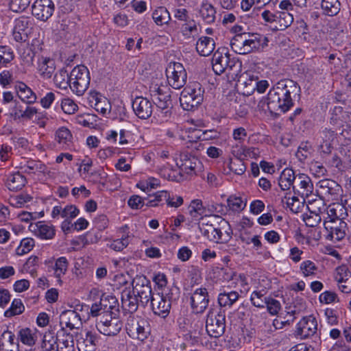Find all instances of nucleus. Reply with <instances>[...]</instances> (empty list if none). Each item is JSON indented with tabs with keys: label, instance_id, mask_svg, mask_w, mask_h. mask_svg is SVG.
Here are the masks:
<instances>
[{
	"label": "nucleus",
	"instance_id": "obj_1",
	"mask_svg": "<svg viewBox=\"0 0 351 351\" xmlns=\"http://www.w3.org/2000/svg\"><path fill=\"white\" fill-rule=\"evenodd\" d=\"M300 93V87L297 82L289 79L278 81L269 90L267 98L261 101L259 106L266 105L271 114H279L286 112L293 106V100Z\"/></svg>",
	"mask_w": 351,
	"mask_h": 351
},
{
	"label": "nucleus",
	"instance_id": "obj_2",
	"mask_svg": "<svg viewBox=\"0 0 351 351\" xmlns=\"http://www.w3.org/2000/svg\"><path fill=\"white\" fill-rule=\"evenodd\" d=\"M268 42L267 37L264 35L243 33L233 37L230 46L237 53L245 55L264 49Z\"/></svg>",
	"mask_w": 351,
	"mask_h": 351
},
{
	"label": "nucleus",
	"instance_id": "obj_3",
	"mask_svg": "<svg viewBox=\"0 0 351 351\" xmlns=\"http://www.w3.org/2000/svg\"><path fill=\"white\" fill-rule=\"evenodd\" d=\"M204 89L197 82L189 83L182 91L180 105L184 110H192L202 104Z\"/></svg>",
	"mask_w": 351,
	"mask_h": 351
},
{
	"label": "nucleus",
	"instance_id": "obj_4",
	"mask_svg": "<svg viewBox=\"0 0 351 351\" xmlns=\"http://www.w3.org/2000/svg\"><path fill=\"white\" fill-rule=\"evenodd\" d=\"M70 88L78 96L84 95L89 87L90 77L88 69L84 65H77L70 73Z\"/></svg>",
	"mask_w": 351,
	"mask_h": 351
},
{
	"label": "nucleus",
	"instance_id": "obj_5",
	"mask_svg": "<svg viewBox=\"0 0 351 351\" xmlns=\"http://www.w3.org/2000/svg\"><path fill=\"white\" fill-rule=\"evenodd\" d=\"M208 335L214 338L221 337L226 330V313L219 308L218 311L211 309L208 311L206 322Z\"/></svg>",
	"mask_w": 351,
	"mask_h": 351
},
{
	"label": "nucleus",
	"instance_id": "obj_6",
	"mask_svg": "<svg viewBox=\"0 0 351 351\" xmlns=\"http://www.w3.org/2000/svg\"><path fill=\"white\" fill-rule=\"evenodd\" d=\"M132 292L139 299L140 304L147 305L155 292H152L150 281L143 275L136 276L132 282Z\"/></svg>",
	"mask_w": 351,
	"mask_h": 351
},
{
	"label": "nucleus",
	"instance_id": "obj_7",
	"mask_svg": "<svg viewBox=\"0 0 351 351\" xmlns=\"http://www.w3.org/2000/svg\"><path fill=\"white\" fill-rule=\"evenodd\" d=\"M328 218L324 223L326 239L333 242L341 241L346 234L347 223L338 217L332 218L328 215Z\"/></svg>",
	"mask_w": 351,
	"mask_h": 351
},
{
	"label": "nucleus",
	"instance_id": "obj_8",
	"mask_svg": "<svg viewBox=\"0 0 351 351\" xmlns=\"http://www.w3.org/2000/svg\"><path fill=\"white\" fill-rule=\"evenodd\" d=\"M166 75L169 84L175 89H180L186 84V72L179 62L169 63L166 69Z\"/></svg>",
	"mask_w": 351,
	"mask_h": 351
},
{
	"label": "nucleus",
	"instance_id": "obj_9",
	"mask_svg": "<svg viewBox=\"0 0 351 351\" xmlns=\"http://www.w3.org/2000/svg\"><path fill=\"white\" fill-rule=\"evenodd\" d=\"M126 330L131 338L140 341L145 339L149 332L147 322L143 319H136L134 317L128 320Z\"/></svg>",
	"mask_w": 351,
	"mask_h": 351
},
{
	"label": "nucleus",
	"instance_id": "obj_10",
	"mask_svg": "<svg viewBox=\"0 0 351 351\" xmlns=\"http://www.w3.org/2000/svg\"><path fill=\"white\" fill-rule=\"evenodd\" d=\"M83 304H76L75 310H66L62 312L60 316V324L62 328L66 326L71 330L79 328L82 325L81 316L77 311L83 310Z\"/></svg>",
	"mask_w": 351,
	"mask_h": 351
},
{
	"label": "nucleus",
	"instance_id": "obj_11",
	"mask_svg": "<svg viewBox=\"0 0 351 351\" xmlns=\"http://www.w3.org/2000/svg\"><path fill=\"white\" fill-rule=\"evenodd\" d=\"M55 5L51 0H36L32 5V14L38 20L47 21L53 14Z\"/></svg>",
	"mask_w": 351,
	"mask_h": 351
},
{
	"label": "nucleus",
	"instance_id": "obj_12",
	"mask_svg": "<svg viewBox=\"0 0 351 351\" xmlns=\"http://www.w3.org/2000/svg\"><path fill=\"white\" fill-rule=\"evenodd\" d=\"M209 302L208 291L205 288L196 289L191 297V304L195 313H202L207 308Z\"/></svg>",
	"mask_w": 351,
	"mask_h": 351
},
{
	"label": "nucleus",
	"instance_id": "obj_13",
	"mask_svg": "<svg viewBox=\"0 0 351 351\" xmlns=\"http://www.w3.org/2000/svg\"><path fill=\"white\" fill-rule=\"evenodd\" d=\"M135 114L141 119L149 118L153 112V106L150 101L143 97H137L132 102Z\"/></svg>",
	"mask_w": 351,
	"mask_h": 351
},
{
	"label": "nucleus",
	"instance_id": "obj_14",
	"mask_svg": "<svg viewBox=\"0 0 351 351\" xmlns=\"http://www.w3.org/2000/svg\"><path fill=\"white\" fill-rule=\"evenodd\" d=\"M180 160L182 162L180 171H184L189 176L197 175L202 170V162L193 156L186 154H182Z\"/></svg>",
	"mask_w": 351,
	"mask_h": 351
},
{
	"label": "nucleus",
	"instance_id": "obj_15",
	"mask_svg": "<svg viewBox=\"0 0 351 351\" xmlns=\"http://www.w3.org/2000/svg\"><path fill=\"white\" fill-rule=\"evenodd\" d=\"M149 302L154 314L163 318L169 315L171 307L169 301L163 298L162 293H155Z\"/></svg>",
	"mask_w": 351,
	"mask_h": 351
},
{
	"label": "nucleus",
	"instance_id": "obj_16",
	"mask_svg": "<svg viewBox=\"0 0 351 351\" xmlns=\"http://www.w3.org/2000/svg\"><path fill=\"white\" fill-rule=\"evenodd\" d=\"M97 341L96 335L90 331L77 335V347L79 351H95Z\"/></svg>",
	"mask_w": 351,
	"mask_h": 351
},
{
	"label": "nucleus",
	"instance_id": "obj_17",
	"mask_svg": "<svg viewBox=\"0 0 351 351\" xmlns=\"http://www.w3.org/2000/svg\"><path fill=\"white\" fill-rule=\"evenodd\" d=\"M317 324L312 316L303 317L297 325V335L301 338H308L317 331Z\"/></svg>",
	"mask_w": 351,
	"mask_h": 351
},
{
	"label": "nucleus",
	"instance_id": "obj_18",
	"mask_svg": "<svg viewBox=\"0 0 351 351\" xmlns=\"http://www.w3.org/2000/svg\"><path fill=\"white\" fill-rule=\"evenodd\" d=\"M58 351H75L73 336L62 327L56 333Z\"/></svg>",
	"mask_w": 351,
	"mask_h": 351
},
{
	"label": "nucleus",
	"instance_id": "obj_19",
	"mask_svg": "<svg viewBox=\"0 0 351 351\" xmlns=\"http://www.w3.org/2000/svg\"><path fill=\"white\" fill-rule=\"evenodd\" d=\"M121 304L123 311L134 313L138 310L140 302L132 291L123 290L121 293Z\"/></svg>",
	"mask_w": 351,
	"mask_h": 351
},
{
	"label": "nucleus",
	"instance_id": "obj_20",
	"mask_svg": "<svg viewBox=\"0 0 351 351\" xmlns=\"http://www.w3.org/2000/svg\"><path fill=\"white\" fill-rule=\"evenodd\" d=\"M229 53L227 51L220 52L217 50L213 56L212 65L214 72L217 75H221L227 70L228 67Z\"/></svg>",
	"mask_w": 351,
	"mask_h": 351
},
{
	"label": "nucleus",
	"instance_id": "obj_21",
	"mask_svg": "<svg viewBox=\"0 0 351 351\" xmlns=\"http://www.w3.org/2000/svg\"><path fill=\"white\" fill-rule=\"evenodd\" d=\"M319 193L325 197H336L341 191V186L335 181L330 179L322 180L319 182Z\"/></svg>",
	"mask_w": 351,
	"mask_h": 351
},
{
	"label": "nucleus",
	"instance_id": "obj_22",
	"mask_svg": "<svg viewBox=\"0 0 351 351\" xmlns=\"http://www.w3.org/2000/svg\"><path fill=\"white\" fill-rule=\"evenodd\" d=\"M298 193L304 198H308L313 192V184L309 176L304 173H299L297 178Z\"/></svg>",
	"mask_w": 351,
	"mask_h": 351
},
{
	"label": "nucleus",
	"instance_id": "obj_23",
	"mask_svg": "<svg viewBox=\"0 0 351 351\" xmlns=\"http://www.w3.org/2000/svg\"><path fill=\"white\" fill-rule=\"evenodd\" d=\"M123 323L119 318H114L113 320L107 322L106 324H99L96 325L97 330L104 335L114 336L121 330Z\"/></svg>",
	"mask_w": 351,
	"mask_h": 351
},
{
	"label": "nucleus",
	"instance_id": "obj_24",
	"mask_svg": "<svg viewBox=\"0 0 351 351\" xmlns=\"http://www.w3.org/2000/svg\"><path fill=\"white\" fill-rule=\"evenodd\" d=\"M298 176L295 175V173L292 169L286 168L281 173L279 180L278 184L282 191H288L293 187L295 191V186L293 182L295 180H297Z\"/></svg>",
	"mask_w": 351,
	"mask_h": 351
},
{
	"label": "nucleus",
	"instance_id": "obj_25",
	"mask_svg": "<svg viewBox=\"0 0 351 351\" xmlns=\"http://www.w3.org/2000/svg\"><path fill=\"white\" fill-rule=\"evenodd\" d=\"M15 88L17 91L19 97L23 101L29 104L36 102L37 99L36 95L24 82H18L15 86Z\"/></svg>",
	"mask_w": 351,
	"mask_h": 351
},
{
	"label": "nucleus",
	"instance_id": "obj_26",
	"mask_svg": "<svg viewBox=\"0 0 351 351\" xmlns=\"http://www.w3.org/2000/svg\"><path fill=\"white\" fill-rule=\"evenodd\" d=\"M215 43L212 38L202 36L196 43V50L202 56H209L215 49Z\"/></svg>",
	"mask_w": 351,
	"mask_h": 351
},
{
	"label": "nucleus",
	"instance_id": "obj_27",
	"mask_svg": "<svg viewBox=\"0 0 351 351\" xmlns=\"http://www.w3.org/2000/svg\"><path fill=\"white\" fill-rule=\"evenodd\" d=\"M199 14L205 23L210 24L215 20L216 10L210 3L204 0L200 5Z\"/></svg>",
	"mask_w": 351,
	"mask_h": 351
},
{
	"label": "nucleus",
	"instance_id": "obj_28",
	"mask_svg": "<svg viewBox=\"0 0 351 351\" xmlns=\"http://www.w3.org/2000/svg\"><path fill=\"white\" fill-rule=\"evenodd\" d=\"M276 25L272 27L273 29L277 31L285 30L293 22V16L288 12H277V17Z\"/></svg>",
	"mask_w": 351,
	"mask_h": 351
},
{
	"label": "nucleus",
	"instance_id": "obj_29",
	"mask_svg": "<svg viewBox=\"0 0 351 351\" xmlns=\"http://www.w3.org/2000/svg\"><path fill=\"white\" fill-rule=\"evenodd\" d=\"M26 183V178L20 173L10 174L7 178L6 186L10 191L21 190Z\"/></svg>",
	"mask_w": 351,
	"mask_h": 351
},
{
	"label": "nucleus",
	"instance_id": "obj_30",
	"mask_svg": "<svg viewBox=\"0 0 351 351\" xmlns=\"http://www.w3.org/2000/svg\"><path fill=\"white\" fill-rule=\"evenodd\" d=\"M156 106V111L155 112V118L158 122L166 123L171 119L173 117L172 104Z\"/></svg>",
	"mask_w": 351,
	"mask_h": 351
},
{
	"label": "nucleus",
	"instance_id": "obj_31",
	"mask_svg": "<svg viewBox=\"0 0 351 351\" xmlns=\"http://www.w3.org/2000/svg\"><path fill=\"white\" fill-rule=\"evenodd\" d=\"M69 263L66 257L62 256L57 258L52 266L55 277L59 283L62 282L61 276L64 275L68 269Z\"/></svg>",
	"mask_w": 351,
	"mask_h": 351
},
{
	"label": "nucleus",
	"instance_id": "obj_32",
	"mask_svg": "<svg viewBox=\"0 0 351 351\" xmlns=\"http://www.w3.org/2000/svg\"><path fill=\"white\" fill-rule=\"evenodd\" d=\"M189 212L193 219H201L202 215H206V208L202 201L199 199L192 200L189 206Z\"/></svg>",
	"mask_w": 351,
	"mask_h": 351
},
{
	"label": "nucleus",
	"instance_id": "obj_33",
	"mask_svg": "<svg viewBox=\"0 0 351 351\" xmlns=\"http://www.w3.org/2000/svg\"><path fill=\"white\" fill-rule=\"evenodd\" d=\"M100 306H103V311H119V304L115 296L103 294L100 298Z\"/></svg>",
	"mask_w": 351,
	"mask_h": 351
},
{
	"label": "nucleus",
	"instance_id": "obj_34",
	"mask_svg": "<svg viewBox=\"0 0 351 351\" xmlns=\"http://www.w3.org/2000/svg\"><path fill=\"white\" fill-rule=\"evenodd\" d=\"M53 81L56 86L59 88L66 89L69 86L70 87V73L69 74L64 69H62L56 72Z\"/></svg>",
	"mask_w": 351,
	"mask_h": 351
},
{
	"label": "nucleus",
	"instance_id": "obj_35",
	"mask_svg": "<svg viewBox=\"0 0 351 351\" xmlns=\"http://www.w3.org/2000/svg\"><path fill=\"white\" fill-rule=\"evenodd\" d=\"M152 18L158 25L167 24L171 21V16L165 7L157 8L152 13Z\"/></svg>",
	"mask_w": 351,
	"mask_h": 351
},
{
	"label": "nucleus",
	"instance_id": "obj_36",
	"mask_svg": "<svg viewBox=\"0 0 351 351\" xmlns=\"http://www.w3.org/2000/svg\"><path fill=\"white\" fill-rule=\"evenodd\" d=\"M36 234L43 239H51L55 235V229L52 225L45 224L43 222H38L36 224Z\"/></svg>",
	"mask_w": 351,
	"mask_h": 351
},
{
	"label": "nucleus",
	"instance_id": "obj_37",
	"mask_svg": "<svg viewBox=\"0 0 351 351\" xmlns=\"http://www.w3.org/2000/svg\"><path fill=\"white\" fill-rule=\"evenodd\" d=\"M18 339L23 344L32 346L36 343V335L30 328H25L19 331Z\"/></svg>",
	"mask_w": 351,
	"mask_h": 351
},
{
	"label": "nucleus",
	"instance_id": "obj_38",
	"mask_svg": "<svg viewBox=\"0 0 351 351\" xmlns=\"http://www.w3.org/2000/svg\"><path fill=\"white\" fill-rule=\"evenodd\" d=\"M322 9L328 16H335L340 10V3L338 0H322Z\"/></svg>",
	"mask_w": 351,
	"mask_h": 351
},
{
	"label": "nucleus",
	"instance_id": "obj_39",
	"mask_svg": "<svg viewBox=\"0 0 351 351\" xmlns=\"http://www.w3.org/2000/svg\"><path fill=\"white\" fill-rule=\"evenodd\" d=\"M239 297V294L237 291L221 293L218 296V302L221 306H231Z\"/></svg>",
	"mask_w": 351,
	"mask_h": 351
},
{
	"label": "nucleus",
	"instance_id": "obj_40",
	"mask_svg": "<svg viewBox=\"0 0 351 351\" xmlns=\"http://www.w3.org/2000/svg\"><path fill=\"white\" fill-rule=\"evenodd\" d=\"M54 71V62L52 60L45 58L39 65L40 75L45 79L51 78Z\"/></svg>",
	"mask_w": 351,
	"mask_h": 351
},
{
	"label": "nucleus",
	"instance_id": "obj_41",
	"mask_svg": "<svg viewBox=\"0 0 351 351\" xmlns=\"http://www.w3.org/2000/svg\"><path fill=\"white\" fill-rule=\"evenodd\" d=\"M161 176L171 181L180 182L183 180V175L180 171L173 169L169 167H164L160 169Z\"/></svg>",
	"mask_w": 351,
	"mask_h": 351
},
{
	"label": "nucleus",
	"instance_id": "obj_42",
	"mask_svg": "<svg viewBox=\"0 0 351 351\" xmlns=\"http://www.w3.org/2000/svg\"><path fill=\"white\" fill-rule=\"evenodd\" d=\"M14 58L12 49L8 45L0 46V66H6Z\"/></svg>",
	"mask_w": 351,
	"mask_h": 351
},
{
	"label": "nucleus",
	"instance_id": "obj_43",
	"mask_svg": "<svg viewBox=\"0 0 351 351\" xmlns=\"http://www.w3.org/2000/svg\"><path fill=\"white\" fill-rule=\"evenodd\" d=\"M169 193L166 191H158L153 195H149L146 199L145 206H156L162 200L167 201Z\"/></svg>",
	"mask_w": 351,
	"mask_h": 351
},
{
	"label": "nucleus",
	"instance_id": "obj_44",
	"mask_svg": "<svg viewBox=\"0 0 351 351\" xmlns=\"http://www.w3.org/2000/svg\"><path fill=\"white\" fill-rule=\"evenodd\" d=\"M204 235L210 241L213 242H222L223 233L219 228H215L213 225L207 226L204 232Z\"/></svg>",
	"mask_w": 351,
	"mask_h": 351
},
{
	"label": "nucleus",
	"instance_id": "obj_45",
	"mask_svg": "<svg viewBox=\"0 0 351 351\" xmlns=\"http://www.w3.org/2000/svg\"><path fill=\"white\" fill-rule=\"evenodd\" d=\"M25 310V306L22 303L21 300L14 299L11 304V306L5 311V316L10 317L16 315L21 314Z\"/></svg>",
	"mask_w": 351,
	"mask_h": 351
},
{
	"label": "nucleus",
	"instance_id": "obj_46",
	"mask_svg": "<svg viewBox=\"0 0 351 351\" xmlns=\"http://www.w3.org/2000/svg\"><path fill=\"white\" fill-rule=\"evenodd\" d=\"M228 206L234 212H239L245 207L246 203L240 197L230 195L227 199Z\"/></svg>",
	"mask_w": 351,
	"mask_h": 351
},
{
	"label": "nucleus",
	"instance_id": "obj_47",
	"mask_svg": "<svg viewBox=\"0 0 351 351\" xmlns=\"http://www.w3.org/2000/svg\"><path fill=\"white\" fill-rule=\"evenodd\" d=\"M228 168L231 171L237 175H243L246 170L243 158L230 159L228 163Z\"/></svg>",
	"mask_w": 351,
	"mask_h": 351
},
{
	"label": "nucleus",
	"instance_id": "obj_48",
	"mask_svg": "<svg viewBox=\"0 0 351 351\" xmlns=\"http://www.w3.org/2000/svg\"><path fill=\"white\" fill-rule=\"evenodd\" d=\"M181 31L183 36L188 38L191 37L194 38L195 36L198 35L197 27L193 21L184 24Z\"/></svg>",
	"mask_w": 351,
	"mask_h": 351
},
{
	"label": "nucleus",
	"instance_id": "obj_49",
	"mask_svg": "<svg viewBox=\"0 0 351 351\" xmlns=\"http://www.w3.org/2000/svg\"><path fill=\"white\" fill-rule=\"evenodd\" d=\"M312 146L308 142H302L298 147L296 156L300 160H305L311 154Z\"/></svg>",
	"mask_w": 351,
	"mask_h": 351
},
{
	"label": "nucleus",
	"instance_id": "obj_50",
	"mask_svg": "<svg viewBox=\"0 0 351 351\" xmlns=\"http://www.w3.org/2000/svg\"><path fill=\"white\" fill-rule=\"evenodd\" d=\"M34 246V241L30 238H25L22 239L20 245L16 249V254L18 255H23L28 253Z\"/></svg>",
	"mask_w": 351,
	"mask_h": 351
},
{
	"label": "nucleus",
	"instance_id": "obj_51",
	"mask_svg": "<svg viewBox=\"0 0 351 351\" xmlns=\"http://www.w3.org/2000/svg\"><path fill=\"white\" fill-rule=\"evenodd\" d=\"M349 275H351V272L348 267L346 265H342L336 269L335 280L339 285L348 280Z\"/></svg>",
	"mask_w": 351,
	"mask_h": 351
},
{
	"label": "nucleus",
	"instance_id": "obj_52",
	"mask_svg": "<svg viewBox=\"0 0 351 351\" xmlns=\"http://www.w3.org/2000/svg\"><path fill=\"white\" fill-rule=\"evenodd\" d=\"M120 311H102L100 317L97 320L96 325L99 324H106L107 322L113 320L114 318H119Z\"/></svg>",
	"mask_w": 351,
	"mask_h": 351
},
{
	"label": "nucleus",
	"instance_id": "obj_53",
	"mask_svg": "<svg viewBox=\"0 0 351 351\" xmlns=\"http://www.w3.org/2000/svg\"><path fill=\"white\" fill-rule=\"evenodd\" d=\"M308 209L310 215L304 218L305 223L307 226L315 227L321 222L322 217L316 210H311L310 206H308Z\"/></svg>",
	"mask_w": 351,
	"mask_h": 351
},
{
	"label": "nucleus",
	"instance_id": "obj_54",
	"mask_svg": "<svg viewBox=\"0 0 351 351\" xmlns=\"http://www.w3.org/2000/svg\"><path fill=\"white\" fill-rule=\"evenodd\" d=\"M56 137L59 143L66 144L71 141L72 135L67 128L62 127L56 131Z\"/></svg>",
	"mask_w": 351,
	"mask_h": 351
},
{
	"label": "nucleus",
	"instance_id": "obj_55",
	"mask_svg": "<svg viewBox=\"0 0 351 351\" xmlns=\"http://www.w3.org/2000/svg\"><path fill=\"white\" fill-rule=\"evenodd\" d=\"M267 298V297H264V295L261 291H255L251 294L250 300L254 306L258 308H264Z\"/></svg>",
	"mask_w": 351,
	"mask_h": 351
},
{
	"label": "nucleus",
	"instance_id": "obj_56",
	"mask_svg": "<svg viewBox=\"0 0 351 351\" xmlns=\"http://www.w3.org/2000/svg\"><path fill=\"white\" fill-rule=\"evenodd\" d=\"M61 107L64 112L72 114L78 109L77 105L70 98H64L62 100Z\"/></svg>",
	"mask_w": 351,
	"mask_h": 351
},
{
	"label": "nucleus",
	"instance_id": "obj_57",
	"mask_svg": "<svg viewBox=\"0 0 351 351\" xmlns=\"http://www.w3.org/2000/svg\"><path fill=\"white\" fill-rule=\"evenodd\" d=\"M317 269L315 264L311 261L307 260L300 264V270L304 276L313 275Z\"/></svg>",
	"mask_w": 351,
	"mask_h": 351
},
{
	"label": "nucleus",
	"instance_id": "obj_58",
	"mask_svg": "<svg viewBox=\"0 0 351 351\" xmlns=\"http://www.w3.org/2000/svg\"><path fill=\"white\" fill-rule=\"evenodd\" d=\"M31 0H11L10 8L16 12L24 11L29 5Z\"/></svg>",
	"mask_w": 351,
	"mask_h": 351
},
{
	"label": "nucleus",
	"instance_id": "obj_59",
	"mask_svg": "<svg viewBox=\"0 0 351 351\" xmlns=\"http://www.w3.org/2000/svg\"><path fill=\"white\" fill-rule=\"evenodd\" d=\"M265 302L268 312L272 315H277L279 311L281 309V304L280 302L272 298H268Z\"/></svg>",
	"mask_w": 351,
	"mask_h": 351
},
{
	"label": "nucleus",
	"instance_id": "obj_60",
	"mask_svg": "<svg viewBox=\"0 0 351 351\" xmlns=\"http://www.w3.org/2000/svg\"><path fill=\"white\" fill-rule=\"evenodd\" d=\"M285 199H286L287 207H289L293 213H297L300 211V202L297 197H287L285 195L282 199L283 202Z\"/></svg>",
	"mask_w": 351,
	"mask_h": 351
},
{
	"label": "nucleus",
	"instance_id": "obj_61",
	"mask_svg": "<svg viewBox=\"0 0 351 351\" xmlns=\"http://www.w3.org/2000/svg\"><path fill=\"white\" fill-rule=\"evenodd\" d=\"M163 298L169 301V306L171 307L172 304L176 302L180 298L179 288L177 287H171L167 293L165 294L163 293Z\"/></svg>",
	"mask_w": 351,
	"mask_h": 351
},
{
	"label": "nucleus",
	"instance_id": "obj_62",
	"mask_svg": "<svg viewBox=\"0 0 351 351\" xmlns=\"http://www.w3.org/2000/svg\"><path fill=\"white\" fill-rule=\"evenodd\" d=\"M149 93L152 99H155V97H158V95H163V93H170V89L166 86L152 84L149 88Z\"/></svg>",
	"mask_w": 351,
	"mask_h": 351
},
{
	"label": "nucleus",
	"instance_id": "obj_63",
	"mask_svg": "<svg viewBox=\"0 0 351 351\" xmlns=\"http://www.w3.org/2000/svg\"><path fill=\"white\" fill-rule=\"evenodd\" d=\"M44 165L35 160H29L25 165V172L27 173H32L35 171L42 172L44 171Z\"/></svg>",
	"mask_w": 351,
	"mask_h": 351
},
{
	"label": "nucleus",
	"instance_id": "obj_64",
	"mask_svg": "<svg viewBox=\"0 0 351 351\" xmlns=\"http://www.w3.org/2000/svg\"><path fill=\"white\" fill-rule=\"evenodd\" d=\"M129 244L128 237H122L121 239L114 240L109 247L114 251L119 252L125 248Z\"/></svg>",
	"mask_w": 351,
	"mask_h": 351
}]
</instances>
